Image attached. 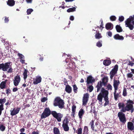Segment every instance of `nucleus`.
<instances>
[{"label":"nucleus","instance_id":"40","mask_svg":"<svg viewBox=\"0 0 134 134\" xmlns=\"http://www.w3.org/2000/svg\"><path fill=\"white\" fill-rule=\"evenodd\" d=\"M102 41H99L96 43V46L99 47H101L102 46Z\"/></svg>","mask_w":134,"mask_h":134},{"label":"nucleus","instance_id":"44","mask_svg":"<svg viewBox=\"0 0 134 134\" xmlns=\"http://www.w3.org/2000/svg\"><path fill=\"white\" fill-rule=\"evenodd\" d=\"M33 11V9H29L27 10V15H29L31 14V13Z\"/></svg>","mask_w":134,"mask_h":134},{"label":"nucleus","instance_id":"49","mask_svg":"<svg viewBox=\"0 0 134 134\" xmlns=\"http://www.w3.org/2000/svg\"><path fill=\"white\" fill-rule=\"evenodd\" d=\"M48 99L47 97H44L43 98L41 99V101L42 102H44L47 100Z\"/></svg>","mask_w":134,"mask_h":134},{"label":"nucleus","instance_id":"52","mask_svg":"<svg viewBox=\"0 0 134 134\" xmlns=\"http://www.w3.org/2000/svg\"><path fill=\"white\" fill-rule=\"evenodd\" d=\"M128 64L129 65H130L131 66H132L134 64V63L132 61H130L129 60V63Z\"/></svg>","mask_w":134,"mask_h":134},{"label":"nucleus","instance_id":"32","mask_svg":"<svg viewBox=\"0 0 134 134\" xmlns=\"http://www.w3.org/2000/svg\"><path fill=\"white\" fill-rule=\"evenodd\" d=\"M115 28L118 32H122V28L120 25H116L115 26Z\"/></svg>","mask_w":134,"mask_h":134},{"label":"nucleus","instance_id":"51","mask_svg":"<svg viewBox=\"0 0 134 134\" xmlns=\"http://www.w3.org/2000/svg\"><path fill=\"white\" fill-rule=\"evenodd\" d=\"M18 55L19 56V57L20 58H24V56L22 54L19 53H18Z\"/></svg>","mask_w":134,"mask_h":134},{"label":"nucleus","instance_id":"45","mask_svg":"<svg viewBox=\"0 0 134 134\" xmlns=\"http://www.w3.org/2000/svg\"><path fill=\"white\" fill-rule=\"evenodd\" d=\"M110 19L111 21H115L116 20V17L115 16H111L110 17Z\"/></svg>","mask_w":134,"mask_h":134},{"label":"nucleus","instance_id":"35","mask_svg":"<svg viewBox=\"0 0 134 134\" xmlns=\"http://www.w3.org/2000/svg\"><path fill=\"white\" fill-rule=\"evenodd\" d=\"M76 8L75 7L69 8L67 10V12L68 13L74 12L76 11Z\"/></svg>","mask_w":134,"mask_h":134},{"label":"nucleus","instance_id":"24","mask_svg":"<svg viewBox=\"0 0 134 134\" xmlns=\"http://www.w3.org/2000/svg\"><path fill=\"white\" fill-rule=\"evenodd\" d=\"M65 91L68 93H70L72 92V88L69 85L66 86Z\"/></svg>","mask_w":134,"mask_h":134},{"label":"nucleus","instance_id":"18","mask_svg":"<svg viewBox=\"0 0 134 134\" xmlns=\"http://www.w3.org/2000/svg\"><path fill=\"white\" fill-rule=\"evenodd\" d=\"M120 82L119 80H114L113 82V86L114 90H117L118 88V86L120 84Z\"/></svg>","mask_w":134,"mask_h":134},{"label":"nucleus","instance_id":"23","mask_svg":"<svg viewBox=\"0 0 134 134\" xmlns=\"http://www.w3.org/2000/svg\"><path fill=\"white\" fill-rule=\"evenodd\" d=\"M103 98V97L101 95V94L99 93L98 95L97 99L98 100L99 103V104H102Z\"/></svg>","mask_w":134,"mask_h":134},{"label":"nucleus","instance_id":"3","mask_svg":"<svg viewBox=\"0 0 134 134\" xmlns=\"http://www.w3.org/2000/svg\"><path fill=\"white\" fill-rule=\"evenodd\" d=\"M65 103L63 100L59 97H56L54 99L53 103V105L55 107L58 106L60 109L64 107Z\"/></svg>","mask_w":134,"mask_h":134},{"label":"nucleus","instance_id":"1","mask_svg":"<svg viewBox=\"0 0 134 134\" xmlns=\"http://www.w3.org/2000/svg\"><path fill=\"white\" fill-rule=\"evenodd\" d=\"M10 62H7L4 64L3 63L0 64V70H2L3 71H6L9 68L8 70L7 71L8 73H12L13 72V69L12 68L11 64Z\"/></svg>","mask_w":134,"mask_h":134},{"label":"nucleus","instance_id":"10","mask_svg":"<svg viewBox=\"0 0 134 134\" xmlns=\"http://www.w3.org/2000/svg\"><path fill=\"white\" fill-rule=\"evenodd\" d=\"M118 65L116 64L115 65L114 68L112 69L110 71V78L111 79H112L114 75L116 74L118 70Z\"/></svg>","mask_w":134,"mask_h":134},{"label":"nucleus","instance_id":"20","mask_svg":"<svg viewBox=\"0 0 134 134\" xmlns=\"http://www.w3.org/2000/svg\"><path fill=\"white\" fill-rule=\"evenodd\" d=\"M105 28L108 30H111L113 28V25L110 23H108L106 24Z\"/></svg>","mask_w":134,"mask_h":134},{"label":"nucleus","instance_id":"56","mask_svg":"<svg viewBox=\"0 0 134 134\" xmlns=\"http://www.w3.org/2000/svg\"><path fill=\"white\" fill-rule=\"evenodd\" d=\"M128 36L134 38V35H133L132 33H130L129 35Z\"/></svg>","mask_w":134,"mask_h":134},{"label":"nucleus","instance_id":"36","mask_svg":"<svg viewBox=\"0 0 134 134\" xmlns=\"http://www.w3.org/2000/svg\"><path fill=\"white\" fill-rule=\"evenodd\" d=\"M76 107L75 105H73L72 107L73 116L74 117V115L75 114V111L76 110Z\"/></svg>","mask_w":134,"mask_h":134},{"label":"nucleus","instance_id":"9","mask_svg":"<svg viewBox=\"0 0 134 134\" xmlns=\"http://www.w3.org/2000/svg\"><path fill=\"white\" fill-rule=\"evenodd\" d=\"M123 113L121 111L119 112L118 116L120 121L124 124L126 121V118L125 114Z\"/></svg>","mask_w":134,"mask_h":134},{"label":"nucleus","instance_id":"5","mask_svg":"<svg viewBox=\"0 0 134 134\" xmlns=\"http://www.w3.org/2000/svg\"><path fill=\"white\" fill-rule=\"evenodd\" d=\"M134 20V15L133 16H130L125 21V25L126 27H128L131 30H132L134 28V26L131 24V22Z\"/></svg>","mask_w":134,"mask_h":134},{"label":"nucleus","instance_id":"8","mask_svg":"<svg viewBox=\"0 0 134 134\" xmlns=\"http://www.w3.org/2000/svg\"><path fill=\"white\" fill-rule=\"evenodd\" d=\"M51 111L48 108H46L41 115V119H43L49 116L51 114Z\"/></svg>","mask_w":134,"mask_h":134},{"label":"nucleus","instance_id":"30","mask_svg":"<svg viewBox=\"0 0 134 134\" xmlns=\"http://www.w3.org/2000/svg\"><path fill=\"white\" fill-rule=\"evenodd\" d=\"M28 72V70L26 69H25L23 73L24 79L25 81H26L27 76V74Z\"/></svg>","mask_w":134,"mask_h":134},{"label":"nucleus","instance_id":"13","mask_svg":"<svg viewBox=\"0 0 134 134\" xmlns=\"http://www.w3.org/2000/svg\"><path fill=\"white\" fill-rule=\"evenodd\" d=\"M89 97V95L87 93L84 94L82 99V104L83 105H86L88 101Z\"/></svg>","mask_w":134,"mask_h":134},{"label":"nucleus","instance_id":"55","mask_svg":"<svg viewBox=\"0 0 134 134\" xmlns=\"http://www.w3.org/2000/svg\"><path fill=\"white\" fill-rule=\"evenodd\" d=\"M107 32L108 35L110 37H111L112 36V33L110 31H108Z\"/></svg>","mask_w":134,"mask_h":134},{"label":"nucleus","instance_id":"22","mask_svg":"<svg viewBox=\"0 0 134 134\" xmlns=\"http://www.w3.org/2000/svg\"><path fill=\"white\" fill-rule=\"evenodd\" d=\"M41 78L40 76L36 77L35 80L33 81V83L35 85L41 82Z\"/></svg>","mask_w":134,"mask_h":134},{"label":"nucleus","instance_id":"64","mask_svg":"<svg viewBox=\"0 0 134 134\" xmlns=\"http://www.w3.org/2000/svg\"><path fill=\"white\" fill-rule=\"evenodd\" d=\"M64 84L65 85H66V83H67V81L66 80V79H64Z\"/></svg>","mask_w":134,"mask_h":134},{"label":"nucleus","instance_id":"46","mask_svg":"<svg viewBox=\"0 0 134 134\" xmlns=\"http://www.w3.org/2000/svg\"><path fill=\"white\" fill-rule=\"evenodd\" d=\"M107 86V89L108 90H112V86L109 83L108 84Z\"/></svg>","mask_w":134,"mask_h":134},{"label":"nucleus","instance_id":"63","mask_svg":"<svg viewBox=\"0 0 134 134\" xmlns=\"http://www.w3.org/2000/svg\"><path fill=\"white\" fill-rule=\"evenodd\" d=\"M25 60L24 59L23 60H20V62L22 63V64L25 63Z\"/></svg>","mask_w":134,"mask_h":134},{"label":"nucleus","instance_id":"7","mask_svg":"<svg viewBox=\"0 0 134 134\" xmlns=\"http://www.w3.org/2000/svg\"><path fill=\"white\" fill-rule=\"evenodd\" d=\"M51 114L56 119L57 121L60 122L61 121L62 118L63 116V115L60 113H57L55 111H52Z\"/></svg>","mask_w":134,"mask_h":134},{"label":"nucleus","instance_id":"31","mask_svg":"<svg viewBox=\"0 0 134 134\" xmlns=\"http://www.w3.org/2000/svg\"><path fill=\"white\" fill-rule=\"evenodd\" d=\"M111 63V61L109 60H105L103 62V64L106 66H108Z\"/></svg>","mask_w":134,"mask_h":134},{"label":"nucleus","instance_id":"12","mask_svg":"<svg viewBox=\"0 0 134 134\" xmlns=\"http://www.w3.org/2000/svg\"><path fill=\"white\" fill-rule=\"evenodd\" d=\"M6 101V99L5 98L0 99V115L2 114V111L4 109L3 104Z\"/></svg>","mask_w":134,"mask_h":134},{"label":"nucleus","instance_id":"42","mask_svg":"<svg viewBox=\"0 0 134 134\" xmlns=\"http://www.w3.org/2000/svg\"><path fill=\"white\" fill-rule=\"evenodd\" d=\"M5 127L3 125H0V130L2 131L5 130Z\"/></svg>","mask_w":134,"mask_h":134},{"label":"nucleus","instance_id":"54","mask_svg":"<svg viewBox=\"0 0 134 134\" xmlns=\"http://www.w3.org/2000/svg\"><path fill=\"white\" fill-rule=\"evenodd\" d=\"M95 107H93V109H92L91 110V112H92L94 114H95L96 113V111H95Z\"/></svg>","mask_w":134,"mask_h":134},{"label":"nucleus","instance_id":"27","mask_svg":"<svg viewBox=\"0 0 134 134\" xmlns=\"http://www.w3.org/2000/svg\"><path fill=\"white\" fill-rule=\"evenodd\" d=\"M85 112L83 109L81 108L80 109L78 113L79 118L80 119H82V116L84 114Z\"/></svg>","mask_w":134,"mask_h":134},{"label":"nucleus","instance_id":"60","mask_svg":"<svg viewBox=\"0 0 134 134\" xmlns=\"http://www.w3.org/2000/svg\"><path fill=\"white\" fill-rule=\"evenodd\" d=\"M32 134H39L38 131H37L36 132L34 131L32 132Z\"/></svg>","mask_w":134,"mask_h":134},{"label":"nucleus","instance_id":"26","mask_svg":"<svg viewBox=\"0 0 134 134\" xmlns=\"http://www.w3.org/2000/svg\"><path fill=\"white\" fill-rule=\"evenodd\" d=\"M7 4L9 6L12 7L15 4V1L14 0H8L7 2Z\"/></svg>","mask_w":134,"mask_h":134},{"label":"nucleus","instance_id":"37","mask_svg":"<svg viewBox=\"0 0 134 134\" xmlns=\"http://www.w3.org/2000/svg\"><path fill=\"white\" fill-rule=\"evenodd\" d=\"M95 37L96 39H99L100 38L102 37V36L101 35V34L98 33L95 34Z\"/></svg>","mask_w":134,"mask_h":134},{"label":"nucleus","instance_id":"53","mask_svg":"<svg viewBox=\"0 0 134 134\" xmlns=\"http://www.w3.org/2000/svg\"><path fill=\"white\" fill-rule=\"evenodd\" d=\"M5 19H4V22L5 23H8L9 21V17H7L6 16H5Z\"/></svg>","mask_w":134,"mask_h":134},{"label":"nucleus","instance_id":"34","mask_svg":"<svg viewBox=\"0 0 134 134\" xmlns=\"http://www.w3.org/2000/svg\"><path fill=\"white\" fill-rule=\"evenodd\" d=\"M104 100L105 101V102L104 104V106H106L108 105L109 104V98L108 97L104 98Z\"/></svg>","mask_w":134,"mask_h":134},{"label":"nucleus","instance_id":"62","mask_svg":"<svg viewBox=\"0 0 134 134\" xmlns=\"http://www.w3.org/2000/svg\"><path fill=\"white\" fill-rule=\"evenodd\" d=\"M25 129L24 128L21 129L20 130V131L21 132V133H22L23 132H24L25 131Z\"/></svg>","mask_w":134,"mask_h":134},{"label":"nucleus","instance_id":"43","mask_svg":"<svg viewBox=\"0 0 134 134\" xmlns=\"http://www.w3.org/2000/svg\"><path fill=\"white\" fill-rule=\"evenodd\" d=\"M122 95L124 96H127V93L126 89L124 87Z\"/></svg>","mask_w":134,"mask_h":134},{"label":"nucleus","instance_id":"33","mask_svg":"<svg viewBox=\"0 0 134 134\" xmlns=\"http://www.w3.org/2000/svg\"><path fill=\"white\" fill-rule=\"evenodd\" d=\"M54 134H61L59 129L56 127H54L53 129Z\"/></svg>","mask_w":134,"mask_h":134},{"label":"nucleus","instance_id":"28","mask_svg":"<svg viewBox=\"0 0 134 134\" xmlns=\"http://www.w3.org/2000/svg\"><path fill=\"white\" fill-rule=\"evenodd\" d=\"M94 121L93 120H92L91 122H90V124L91 125V128L92 130L93 131L96 132L97 131V129L96 128V127L95 129L94 126Z\"/></svg>","mask_w":134,"mask_h":134},{"label":"nucleus","instance_id":"6","mask_svg":"<svg viewBox=\"0 0 134 134\" xmlns=\"http://www.w3.org/2000/svg\"><path fill=\"white\" fill-rule=\"evenodd\" d=\"M69 121L67 116H65L63 120L62 126L64 130L65 131H68L69 130V127L68 124Z\"/></svg>","mask_w":134,"mask_h":134},{"label":"nucleus","instance_id":"50","mask_svg":"<svg viewBox=\"0 0 134 134\" xmlns=\"http://www.w3.org/2000/svg\"><path fill=\"white\" fill-rule=\"evenodd\" d=\"M124 17L123 16H119V20L120 22L124 20Z\"/></svg>","mask_w":134,"mask_h":134},{"label":"nucleus","instance_id":"25","mask_svg":"<svg viewBox=\"0 0 134 134\" xmlns=\"http://www.w3.org/2000/svg\"><path fill=\"white\" fill-rule=\"evenodd\" d=\"M125 104L123 103L120 102L118 103V106L119 109H120L122 108V109L120 110L121 111L125 113V112H124L122 110L123 109H124L125 108Z\"/></svg>","mask_w":134,"mask_h":134},{"label":"nucleus","instance_id":"61","mask_svg":"<svg viewBox=\"0 0 134 134\" xmlns=\"http://www.w3.org/2000/svg\"><path fill=\"white\" fill-rule=\"evenodd\" d=\"M18 90L17 87L14 88L13 89V92H15L17 91Z\"/></svg>","mask_w":134,"mask_h":134},{"label":"nucleus","instance_id":"14","mask_svg":"<svg viewBox=\"0 0 134 134\" xmlns=\"http://www.w3.org/2000/svg\"><path fill=\"white\" fill-rule=\"evenodd\" d=\"M95 81V79L91 75L88 76L86 82H87V84L89 85L90 83H93Z\"/></svg>","mask_w":134,"mask_h":134},{"label":"nucleus","instance_id":"57","mask_svg":"<svg viewBox=\"0 0 134 134\" xmlns=\"http://www.w3.org/2000/svg\"><path fill=\"white\" fill-rule=\"evenodd\" d=\"M6 93L8 94L10 93V90L9 89H7L6 90Z\"/></svg>","mask_w":134,"mask_h":134},{"label":"nucleus","instance_id":"17","mask_svg":"<svg viewBox=\"0 0 134 134\" xmlns=\"http://www.w3.org/2000/svg\"><path fill=\"white\" fill-rule=\"evenodd\" d=\"M127 127L129 130L131 131L133 130L134 129L133 124L131 122H128L127 124Z\"/></svg>","mask_w":134,"mask_h":134},{"label":"nucleus","instance_id":"58","mask_svg":"<svg viewBox=\"0 0 134 134\" xmlns=\"http://www.w3.org/2000/svg\"><path fill=\"white\" fill-rule=\"evenodd\" d=\"M103 23L102 20H101V25H100V27H102V30L104 28V27L103 26Z\"/></svg>","mask_w":134,"mask_h":134},{"label":"nucleus","instance_id":"47","mask_svg":"<svg viewBox=\"0 0 134 134\" xmlns=\"http://www.w3.org/2000/svg\"><path fill=\"white\" fill-rule=\"evenodd\" d=\"M73 90L74 92L75 93H76L77 88L76 85H73Z\"/></svg>","mask_w":134,"mask_h":134},{"label":"nucleus","instance_id":"21","mask_svg":"<svg viewBox=\"0 0 134 134\" xmlns=\"http://www.w3.org/2000/svg\"><path fill=\"white\" fill-rule=\"evenodd\" d=\"M7 80H6L4 81H3L0 84V88L1 89L6 88V83Z\"/></svg>","mask_w":134,"mask_h":134},{"label":"nucleus","instance_id":"16","mask_svg":"<svg viewBox=\"0 0 134 134\" xmlns=\"http://www.w3.org/2000/svg\"><path fill=\"white\" fill-rule=\"evenodd\" d=\"M21 108H18L15 109V108H14L12 110H10V115L12 116H13L18 114Z\"/></svg>","mask_w":134,"mask_h":134},{"label":"nucleus","instance_id":"4","mask_svg":"<svg viewBox=\"0 0 134 134\" xmlns=\"http://www.w3.org/2000/svg\"><path fill=\"white\" fill-rule=\"evenodd\" d=\"M102 81H99L97 85L96 86V87L97 88V92H98L100 90L103 85L104 86H105L107 84L108 82V78L107 76H105L102 79Z\"/></svg>","mask_w":134,"mask_h":134},{"label":"nucleus","instance_id":"41","mask_svg":"<svg viewBox=\"0 0 134 134\" xmlns=\"http://www.w3.org/2000/svg\"><path fill=\"white\" fill-rule=\"evenodd\" d=\"M82 129L81 127L78 128L76 130V132L77 134H82Z\"/></svg>","mask_w":134,"mask_h":134},{"label":"nucleus","instance_id":"39","mask_svg":"<svg viewBox=\"0 0 134 134\" xmlns=\"http://www.w3.org/2000/svg\"><path fill=\"white\" fill-rule=\"evenodd\" d=\"M88 127L87 126H85L84 128V129L83 131L82 134H85V132H88Z\"/></svg>","mask_w":134,"mask_h":134},{"label":"nucleus","instance_id":"59","mask_svg":"<svg viewBox=\"0 0 134 134\" xmlns=\"http://www.w3.org/2000/svg\"><path fill=\"white\" fill-rule=\"evenodd\" d=\"M70 19L71 21H73L74 19V17L73 16H71L70 17Z\"/></svg>","mask_w":134,"mask_h":134},{"label":"nucleus","instance_id":"29","mask_svg":"<svg viewBox=\"0 0 134 134\" xmlns=\"http://www.w3.org/2000/svg\"><path fill=\"white\" fill-rule=\"evenodd\" d=\"M117 90H114V98L115 100H118V98L120 97L119 95L120 93V92L119 93H117Z\"/></svg>","mask_w":134,"mask_h":134},{"label":"nucleus","instance_id":"19","mask_svg":"<svg viewBox=\"0 0 134 134\" xmlns=\"http://www.w3.org/2000/svg\"><path fill=\"white\" fill-rule=\"evenodd\" d=\"M114 38L116 40H123L124 39V37L118 34H117L114 36Z\"/></svg>","mask_w":134,"mask_h":134},{"label":"nucleus","instance_id":"11","mask_svg":"<svg viewBox=\"0 0 134 134\" xmlns=\"http://www.w3.org/2000/svg\"><path fill=\"white\" fill-rule=\"evenodd\" d=\"M99 94L103 97L104 98L108 97L109 92L108 91L105 90L104 87L101 88L100 92Z\"/></svg>","mask_w":134,"mask_h":134},{"label":"nucleus","instance_id":"15","mask_svg":"<svg viewBox=\"0 0 134 134\" xmlns=\"http://www.w3.org/2000/svg\"><path fill=\"white\" fill-rule=\"evenodd\" d=\"M14 84L15 86H17L19 85L20 81V76L17 75L14 78Z\"/></svg>","mask_w":134,"mask_h":134},{"label":"nucleus","instance_id":"48","mask_svg":"<svg viewBox=\"0 0 134 134\" xmlns=\"http://www.w3.org/2000/svg\"><path fill=\"white\" fill-rule=\"evenodd\" d=\"M133 76L132 74V72L128 73L127 74V77L128 78H131Z\"/></svg>","mask_w":134,"mask_h":134},{"label":"nucleus","instance_id":"38","mask_svg":"<svg viewBox=\"0 0 134 134\" xmlns=\"http://www.w3.org/2000/svg\"><path fill=\"white\" fill-rule=\"evenodd\" d=\"M87 90L89 91L90 92H91L93 89V87L92 85H90L88 87H87Z\"/></svg>","mask_w":134,"mask_h":134},{"label":"nucleus","instance_id":"2","mask_svg":"<svg viewBox=\"0 0 134 134\" xmlns=\"http://www.w3.org/2000/svg\"><path fill=\"white\" fill-rule=\"evenodd\" d=\"M134 104L133 101L129 99L126 101L125 103L126 106L125 107V108L122 109V110L125 113L126 111H130L131 113H132L134 111V108L133 105Z\"/></svg>","mask_w":134,"mask_h":134}]
</instances>
